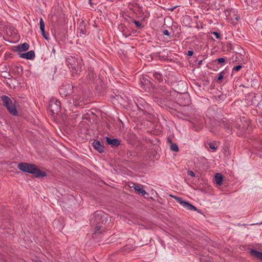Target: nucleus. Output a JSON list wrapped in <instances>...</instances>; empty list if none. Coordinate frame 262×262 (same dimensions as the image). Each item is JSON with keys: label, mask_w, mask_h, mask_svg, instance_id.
<instances>
[{"label": "nucleus", "mask_w": 262, "mask_h": 262, "mask_svg": "<svg viewBox=\"0 0 262 262\" xmlns=\"http://www.w3.org/2000/svg\"><path fill=\"white\" fill-rule=\"evenodd\" d=\"M12 73L15 75H21L23 73V67L18 64H14L12 67Z\"/></svg>", "instance_id": "9b49d317"}, {"label": "nucleus", "mask_w": 262, "mask_h": 262, "mask_svg": "<svg viewBox=\"0 0 262 262\" xmlns=\"http://www.w3.org/2000/svg\"><path fill=\"white\" fill-rule=\"evenodd\" d=\"M188 202H186L185 201H184V202H183L182 204L181 205L183 207H184V208H186L188 205Z\"/></svg>", "instance_id": "7c9ffc66"}, {"label": "nucleus", "mask_w": 262, "mask_h": 262, "mask_svg": "<svg viewBox=\"0 0 262 262\" xmlns=\"http://www.w3.org/2000/svg\"><path fill=\"white\" fill-rule=\"evenodd\" d=\"M177 7V6H174L173 7L170 8L168 9V10H170V11H173Z\"/></svg>", "instance_id": "c9c22d12"}, {"label": "nucleus", "mask_w": 262, "mask_h": 262, "mask_svg": "<svg viewBox=\"0 0 262 262\" xmlns=\"http://www.w3.org/2000/svg\"><path fill=\"white\" fill-rule=\"evenodd\" d=\"M238 127L239 128V127H240V126H237L236 127V128H238Z\"/></svg>", "instance_id": "37998d69"}, {"label": "nucleus", "mask_w": 262, "mask_h": 262, "mask_svg": "<svg viewBox=\"0 0 262 262\" xmlns=\"http://www.w3.org/2000/svg\"><path fill=\"white\" fill-rule=\"evenodd\" d=\"M93 145L94 148L100 153H103L104 152V146L101 144L99 141L95 140L93 141Z\"/></svg>", "instance_id": "4468645a"}, {"label": "nucleus", "mask_w": 262, "mask_h": 262, "mask_svg": "<svg viewBox=\"0 0 262 262\" xmlns=\"http://www.w3.org/2000/svg\"><path fill=\"white\" fill-rule=\"evenodd\" d=\"M132 187H133L135 191H137L139 194H141L142 195H144L146 193L145 190L142 189L138 184L133 183V185Z\"/></svg>", "instance_id": "a211bd4d"}, {"label": "nucleus", "mask_w": 262, "mask_h": 262, "mask_svg": "<svg viewBox=\"0 0 262 262\" xmlns=\"http://www.w3.org/2000/svg\"><path fill=\"white\" fill-rule=\"evenodd\" d=\"M19 56L22 58L32 60L35 58V53L31 50L25 53H19Z\"/></svg>", "instance_id": "ddd939ff"}, {"label": "nucleus", "mask_w": 262, "mask_h": 262, "mask_svg": "<svg viewBox=\"0 0 262 262\" xmlns=\"http://www.w3.org/2000/svg\"><path fill=\"white\" fill-rule=\"evenodd\" d=\"M4 78H5L11 79V78L12 77V76H11V75L9 73H8V77H7V76H4Z\"/></svg>", "instance_id": "f704fd0d"}, {"label": "nucleus", "mask_w": 262, "mask_h": 262, "mask_svg": "<svg viewBox=\"0 0 262 262\" xmlns=\"http://www.w3.org/2000/svg\"><path fill=\"white\" fill-rule=\"evenodd\" d=\"M188 19V18L187 16H186L185 17H184V18L183 19L182 21H183V22H184V21L185 19Z\"/></svg>", "instance_id": "ea45409f"}, {"label": "nucleus", "mask_w": 262, "mask_h": 262, "mask_svg": "<svg viewBox=\"0 0 262 262\" xmlns=\"http://www.w3.org/2000/svg\"><path fill=\"white\" fill-rule=\"evenodd\" d=\"M29 45L25 42L21 45H19L16 47V51L18 53H21V52L26 51L29 49Z\"/></svg>", "instance_id": "dca6fc26"}, {"label": "nucleus", "mask_w": 262, "mask_h": 262, "mask_svg": "<svg viewBox=\"0 0 262 262\" xmlns=\"http://www.w3.org/2000/svg\"><path fill=\"white\" fill-rule=\"evenodd\" d=\"M224 75H225V72L223 71L222 72H221L218 75V77H217V80L219 81L222 80L223 79V77L224 76Z\"/></svg>", "instance_id": "bb28decb"}, {"label": "nucleus", "mask_w": 262, "mask_h": 262, "mask_svg": "<svg viewBox=\"0 0 262 262\" xmlns=\"http://www.w3.org/2000/svg\"><path fill=\"white\" fill-rule=\"evenodd\" d=\"M155 93L164 97H167L170 95L169 88H167L163 85H158L155 89Z\"/></svg>", "instance_id": "0eeeda50"}, {"label": "nucleus", "mask_w": 262, "mask_h": 262, "mask_svg": "<svg viewBox=\"0 0 262 262\" xmlns=\"http://www.w3.org/2000/svg\"><path fill=\"white\" fill-rule=\"evenodd\" d=\"M152 76L154 77L155 79L157 80L158 81L160 82H162L164 80L163 75L159 72H154L152 74Z\"/></svg>", "instance_id": "412c9836"}, {"label": "nucleus", "mask_w": 262, "mask_h": 262, "mask_svg": "<svg viewBox=\"0 0 262 262\" xmlns=\"http://www.w3.org/2000/svg\"><path fill=\"white\" fill-rule=\"evenodd\" d=\"M163 34L166 36H169L170 34L167 30H164L163 31Z\"/></svg>", "instance_id": "2f4dec72"}, {"label": "nucleus", "mask_w": 262, "mask_h": 262, "mask_svg": "<svg viewBox=\"0 0 262 262\" xmlns=\"http://www.w3.org/2000/svg\"><path fill=\"white\" fill-rule=\"evenodd\" d=\"M188 174L192 177H195V173L192 171H189Z\"/></svg>", "instance_id": "473e14b6"}, {"label": "nucleus", "mask_w": 262, "mask_h": 262, "mask_svg": "<svg viewBox=\"0 0 262 262\" xmlns=\"http://www.w3.org/2000/svg\"><path fill=\"white\" fill-rule=\"evenodd\" d=\"M75 86L68 82L63 83L59 90V92L62 97H66L73 92V89Z\"/></svg>", "instance_id": "423d86ee"}, {"label": "nucleus", "mask_w": 262, "mask_h": 262, "mask_svg": "<svg viewBox=\"0 0 262 262\" xmlns=\"http://www.w3.org/2000/svg\"><path fill=\"white\" fill-rule=\"evenodd\" d=\"M250 254L254 257L262 260V252L256 250L251 249Z\"/></svg>", "instance_id": "6ab92c4d"}, {"label": "nucleus", "mask_w": 262, "mask_h": 262, "mask_svg": "<svg viewBox=\"0 0 262 262\" xmlns=\"http://www.w3.org/2000/svg\"><path fill=\"white\" fill-rule=\"evenodd\" d=\"M235 19L236 20H238V17H237L236 15H235Z\"/></svg>", "instance_id": "79ce46f5"}, {"label": "nucleus", "mask_w": 262, "mask_h": 262, "mask_svg": "<svg viewBox=\"0 0 262 262\" xmlns=\"http://www.w3.org/2000/svg\"><path fill=\"white\" fill-rule=\"evenodd\" d=\"M170 196L172 198H173L179 203H180L181 205L182 204L183 202H184V200L183 199L179 196H176L174 195H170Z\"/></svg>", "instance_id": "5701e85b"}, {"label": "nucleus", "mask_w": 262, "mask_h": 262, "mask_svg": "<svg viewBox=\"0 0 262 262\" xmlns=\"http://www.w3.org/2000/svg\"><path fill=\"white\" fill-rule=\"evenodd\" d=\"M61 109L60 102L56 98H52L49 103L48 110L52 115L58 114Z\"/></svg>", "instance_id": "39448f33"}, {"label": "nucleus", "mask_w": 262, "mask_h": 262, "mask_svg": "<svg viewBox=\"0 0 262 262\" xmlns=\"http://www.w3.org/2000/svg\"><path fill=\"white\" fill-rule=\"evenodd\" d=\"M208 145L209 148L213 150H215L217 149L215 142H210Z\"/></svg>", "instance_id": "b1692460"}, {"label": "nucleus", "mask_w": 262, "mask_h": 262, "mask_svg": "<svg viewBox=\"0 0 262 262\" xmlns=\"http://www.w3.org/2000/svg\"><path fill=\"white\" fill-rule=\"evenodd\" d=\"M3 105L7 108L8 112L14 116L18 115L16 108V101L6 95H2L1 97Z\"/></svg>", "instance_id": "20e7f679"}, {"label": "nucleus", "mask_w": 262, "mask_h": 262, "mask_svg": "<svg viewBox=\"0 0 262 262\" xmlns=\"http://www.w3.org/2000/svg\"><path fill=\"white\" fill-rule=\"evenodd\" d=\"M19 170L26 173L33 174L36 178L46 177L47 173L45 171L40 170L37 166L33 164L26 162L20 163L17 166Z\"/></svg>", "instance_id": "7ed1b4c3"}, {"label": "nucleus", "mask_w": 262, "mask_h": 262, "mask_svg": "<svg viewBox=\"0 0 262 262\" xmlns=\"http://www.w3.org/2000/svg\"><path fill=\"white\" fill-rule=\"evenodd\" d=\"M88 31L85 24L84 21H81L77 29L78 35L79 37H83L87 34Z\"/></svg>", "instance_id": "9d476101"}, {"label": "nucleus", "mask_w": 262, "mask_h": 262, "mask_svg": "<svg viewBox=\"0 0 262 262\" xmlns=\"http://www.w3.org/2000/svg\"><path fill=\"white\" fill-rule=\"evenodd\" d=\"M170 149L171 150L174 152H178L179 150L178 146L176 143H171V144L170 145Z\"/></svg>", "instance_id": "4be33fe9"}, {"label": "nucleus", "mask_w": 262, "mask_h": 262, "mask_svg": "<svg viewBox=\"0 0 262 262\" xmlns=\"http://www.w3.org/2000/svg\"><path fill=\"white\" fill-rule=\"evenodd\" d=\"M219 125L224 128L227 132L231 133L232 130V124L226 119H223L219 122Z\"/></svg>", "instance_id": "1a4fd4ad"}, {"label": "nucleus", "mask_w": 262, "mask_h": 262, "mask_svg": "<svg viewBox=\"0 0 262 262\" xmlns=\"http://www.w3.org/2000/svg\"><path fill=\"white\" fill-rule=\"evenodd\" d=\"M74 104L75 106H78V105H80V104H79V103H77V102H76V101L74 102Z\"/></svg>", "instance_id": "58836bf2"}, {"label": "nucleus", "mask_w": 262, "mask_h": 262, "mask_svg": "<svg viewBox=\"0 0 262 262\" xmlns=\"http://www.w3.org/2000/svg\"><path fill=\"white\" fill-rule=\"evenodd\" d=\"M91 0H89V2H91Z\"/></svg>", "instance_id": "c03bdc74"}, {"label": "nucleus", "mask_w": 262, "mask_h": 262, "mask_svg": "<svg viewBox=\"0 0 262 262\" xmlns=\"http://www.w3.org/2000/svg\"><path fill=\"white\" fill-rule=\"evenodd\" d=\"M39 27H40L41 33V34H42L43 37L47 40H48L49 39V35L48 33H46L45 32V23L42 18H40Z\"/></svg>", "instance_id": "f8f14e48"}, {"label": "nucleus", "mask_w": 262, "mask_h": 262, "mask_svg": "<svg viewBox=\"0 0 262 262\" xmlns=\"http://www.w3.org/2000/svg\"><path fill=\"white\" fill-rule=\"evenodd\" d=\"M186 209L188 210H194V211L197 210L196 208L193 205L190 204L189 203H188V205Z\"/></svg>", "instance_id": "393cba45"}, {"label": "nucleus", "mask_w": 262, "mask_h": 262, "mask_svg": "<svg viewBox=\"0 0 262 262\" xmlns=\"http://www.w3.org/2000/svg\"><path fill=\"white\" fill-rule=\"evenodd\" d=\"M55 52H56V51H55V49L53 48L52 49V53H53L54 54H55Z\"/></svg>", "instance_id": "a19ab883"}, {"label": "nucleus", "mask_w": 262, "mask_h": 262, "mask_svg": "<svg viewBox=\"0 0 262 262\" xmlns=\"http://www.w3.org/2000/svg\"><path fill=\"white\" fill-rule=\"evenodd\" d=\"M141 88L146 92L150 91V87L151 83L150 81L144 77L140 79V82Z\"/></svg>", "instance_id": "6e6552de"}, {"label": "nucleus", "mask_w": 262, "mask_h": 262, "mask_svg": "<svg viewBox=\"0 0 262 262\" xmlns=\"http://www.w3.org/2000/svg\"><path fill=\"white\" fill-rule=\"evenodd\" d=\"M215 180L217 185L220 186L221 185L223 181L222 174L219 173H216L215 175Z\"/></svg>", "instance_id": "aec40b11"}, {"label": "nucleus", "mask_w": 262, "mask_h": 262, "mask_svg": "<svg viewBox=\"0 0 262 262\" xmlns=\"http://www.w3.org/2000/svg\"><path fill=\"white\" fill-rule=\"evenodd\" d=\"M134 22L136 25V27L137 28L140 29L143 28V26L142 25V23H140L139 21L135 20Z\"/></svg>", "instance_id": "a878e982"}, {"label": "nucleus", "mask_w": 262, "mask_h": 262, "mask_svg": "<svg viewBox=\"0 0 262 262\" xmlns=\"http://www.w3.org/2000/svg\"><path fill=\"white\" fill-rule=\"evenodd\" d=\"M39 262H42V261H40Z\"/></svg>", "instance_id": "a18cd8bd"}, {"label": "nucleus", "mask_w": 262, "mask_h": 262, "mask_svg": "<svg viewBox=\"0 0 262 262\" xmlns=\"http://www.w3.org/2000/svg\"><path fill=\"white\" fill-rule=\"evenodd\" d=\"M202 62H203V60H201L200 61H198V67H200V66L202 64Z\"/></svg>", "instance_id": "e433bc0d"}, {"label": "nucleus", "mask_w": 262, "mask_h": 262, "mask_svg": "<svg viewBox=\"0 0 262 262\" xmlns=\"http://www.w3.org/2000/svg\"><path fill=\"white\" fill-rule=\"evenodd\" d=\"M216 61L220 63H224L225 62V58L223 57L219 58L216 59Z\"/></svg>", "instance_id": "c85d7f7f"}, {"label": "nucleus", "mask_w": 262, "mask_h": 262, "mask_svg": "<svg viewBox=\"0 0 262 262\" xmlns=\"http://www.w3.org/2000/svg\"><path fill=\"white\" fill-rule=\"evenodd\" d=\"M107 214L101 210L95 212L90 221L91 225L95 226V234L105 231V227L104 226L107 221Z\"/></svg>", "instance_id": "f257e3e1"}, {"label": "nucleus", "mask_w": 262, "mask_h": 262, "mask_svg": "<svg viewBox=\"0 0 262 262\" xmlns=\"http://www.w3.org/2000/svg\"><path fill=\"white\" fill-rule=\"evenodd\" d=\"M86 78L92 82H94L96 78V74L91 68L89 69Z\"/></svg>", "instance_id": "f3484780"}, {"label": "nucleus", "mask_w": 262, "mask_h": 262, "mask_svg": "<svg viewBox=\"0 0 262 262\" xmlns=\"http://www.w3.org/2000/svg\"><path fill=\"white\" fill-rule=\"evenodd\" d=\"M106 142L108 145L112 147H117L120 144V141L118 139H111L106 137Z\"/></svg>", "instance_id": "2eb2a0df"}, {"label": "nucleus", "mask_w": 262, "mask_h": 262, "mask_svg": "<svg viewBox=\"0 0 262 262\" xmlns=\"http://www.w3.org/2000/svg\"><path fill=\"white\" fill-rule=\"evenodd\" d=\"M241 65H237L233 68V71H238L242 69Z\"/></svg>", "instance_id": "cd10ccee"}, {"label": "nucleus", "mask_w": 262, "mask_h": 262, "mask_svg": "<svg viewBox=\"0 0 262 262\" xmlns=\"http://www.w3.org/2000/svg\"><path fill=\"white\" fill-rule=\"evenodd\" d=\"M66 64L70 69L73 77L78 75L83 67L82 59L77 56L67 55L66 57Z\"/></svg>", "instance_id": "f03ea898"}, {"label": "nucleus", "mask_w": 262, "mask_h": 262, "mask_svg": "<svg viewBox=\"0 0 262 262\" xmlns=\"http://www.w3.org/2000/svg\"><path fill=\"white\" fill-rule=\"evenodd\" d=\"M193 54V51H191V50H189L188 51V53H187V55L189 56H192Z\"/></svg>", "instance_id": "72a5a7b5"}, {"label": "nucleus", "mask_w": 262, "mask_h": 262, "mask_svg": "<svg viewBox=\"0 0 262 262\" xmlns=\"http://www.w3.org/2000/svg\"><path fill=\"white\" fill-rule=\"evenodd\" d=\"M212 34H213L215 36V37L216 38L219 39V38H220V36H220V34L219 32H213L212 33Z\"/></svg>", "instance_id": "c756f323"}, {"label": "nucleus", "mask_w": 262, "mask_h": 262, "mask_svg": "<svg viewBox=\"0 0 262 262\" xmlns=\"http://www.w3.org/2000/svg\"><path fill=\"white\" fill-rule=\"evenodd\" d=\"M167 141L170 143V145L172 143V140L169 137L167 138Z\"/></svg>", "instance_id": "4c0bfd02"}]
</instances>
